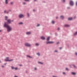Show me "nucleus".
I'll list each match as a JSON object with an SVG mask.
<instances>
[{
  "mask_svg": "<svg viewBox=\"0 0 77 77\" xmlns=\"http://www.w3.org/2000/svg\"><path fill=\"white\" fill-rule=\"evenodd\" d=\"M4 26L5 27L7 28V32H9L12 30V28L11 27L8 25L6 24V23H5Z\"/></svg>",
  "mask_w": 77,
  "mask_h": 77,
  "instance_id": "1",
  "label": "nucleus"
},
{
  "mask_svg": "<svg viewBox=\"0 0 77 77\" xmlns=\"http://www.w3.org/2000/svg\"><path fill=\"white\" fill-rule=\"evenodd\" d=\"M25 46H26L27 47H30V46H31L30 44L27 43H25Z\"/></svg>",
  "mask_w": 77,
  "mask_h": 77,
  "instance_id": "2",
  "label": "nucleus"
},
{
  "mask_svg": "<svg viewBox=\"0 0 77 77\" xmlns=\"http://www.w3.org/2000/svg\"><path fill=\"white\" fill-rule=\"evenodd\" d=\"M70 5H71V6H73L74 5V3L72 1H70L69 2Z\"/></svg>",
  "mask_w": 77,
  "mask_h": 77,
  "instance_id": "3",
  "label": "nucleus"
},
{
  "mask_svg": "<svg viewBox=\"0 0 77 77\" xmlns=\"http://www.w3.org/2000/svg\"><path fill=\"white\" fill-rule=\"evenodd\" d=\"M6 59L7 60H5V61H12V60H13V59H12L10 60H9V57H7Z\"/></svg>",
  "mask_w": 77,
  "mask_h": 77,
  "instance_id": "4",
  "label": "nucleus"
},
{
  "mask_svg": "<svg viewBox=\"0 0 77 77\" xmlns=\"http://www.w3.org/2000/svg\"><path fill=\"white\" fill-rule=\"evenodd\" d=\"M19 17L20 18H23V17H24V15H23L21 14H20L19 15Z\"/></svg>",
  "mask_w": 77,
  "mask_h": 77,
  "instance_id": "5",
  "label": "nucleus"
},
{
  "mask_svg": "<svg viewBox=\"0 0 77 77\" xmlns=\"http://www.w3.org/2000/svg\"><path fill=\"white\" fill-rule=\"evenodd\" d=\"M7 22L9 24H11V19L8 20Z\"/></svg>",
  "mask_w": 77,
  "mask_h": 77,
  "instance_id": "6",
  "label": "nucleus"
},
{
  "mask_svg": "<svg viewBox=\"0 0 77 77\" xmlns=\"http://www.w3.org/2000/svg\"><path fill=\"white\" fill-rule=\"evenodd\" d=\"M52 43H54V42H46V43L47 44H52Z\"/></svg>",
  "mask_w": 77,
  "mask_h": 77,
  "instance_id": "7",
  "label": "nucleus"
},
{
  "mask_svg": "<svg viewBox=\"0 0 77 77\" xmlns=\"http://www.w3.org/2000/svg\"><path fill=\"white\" fill-rule=\"evenodd\" d=\"M26 35H30L31 34V32H28L26 33Z\"/></svg>",
  "mask_w": 77,
  "mask_h": 77,
  "instance_id": "8",
  "label": "nucleus"
},
{
  "mask_svg": "<svg viewBox=\"0 0 77 77\" xmlns=\"http://www.w3.org/2000/svg\"><path fill=\"white\" fill-rule=\"evenodd\" d=\"M41 39H43V40H44V39H45V37H41Z\"/></svg>",
  "mask_w": 77,
  "mask_h": 77,
  "instance_id": "9",
  "label": "nucleus"
},
{
  "mask_svg": "<svg viewBox=\"0 0 77 77\" xmlns=\"http://www.w3.org/2000/svg\"><path fill=\"white\" fill-rule=\"evenodd\" d=\"M5 4L7 5L8 3V0H5Z\"/></svg>",
  "mask_w": 77,
  "mask_h": 77,
  "instance_id": "10",
  "label": "nucleus"
},
{
  "mask_svg": "<svg viewBox=\"0 0 77 77\" xmlns=\"http://www.w3.org/2000/svg\"><path fill=\"white\" fill-rule=\"evenodd\" d=\"M60 18L61 19H63V18H64V17H63V16H60Z\"/></svg>",
  "mask_w": 77,
  "mask_h": 77,
  "instance_id": "11",
  "label": "nucleus"
},
{
  "mask_svg": "<svg viewBox=\"0 0 77 77\" xmlns=\"http://www.w3.org/2000/svg\"><path fill=\"white\" fill-rule=\"evenodd\" d=\"M64 26L65 27H69V25H67V24H66V25H64Z\"/></svg>",
  "mask_w": 77,
  "mask_h": 77,
  "instance_id": "12",
  "label": "nucleus"
},
{
  "mask_svg": "<svg viewBox=\"0 0 77 77\" xmlns=\"http://www.w3.org/2000/svg\"><path fill=\"white\" fill-rule=\"evenodd\" d=\"M72 19V17L69 18H68V20H71Z\"/></svg>",
  "mask_w": 77,
  "mask_h": 77,
  "instance_id": "13",
  "label": "nucleus"
},
{
  "mask_svg": "<svg viewBox=\"0 0 77 77\" xmlns=\"http://www.w3.org/2000/svg\"><path fill=\"white\" fill-rule=\"evenodd\" d=\"M49 40H50V37H48L47 39V40L49 41Z\"/></svg>",
  "mask_w": 77,
  "mask_h": 77,
  "instance_id": "14",
  "label": "nucleus"
},
{
  "mask_svg": "<svg viewBox=\"0 0 77 77\" xmlns=\"http://www.w3.org/2000/svg\"><path fill=\"white\" fill-rule=\"evenodd\" d=\"M35 45L36 46H38V45H39V44L37 43L35 44Z\"/></svg>",
  "mask_w": 77,
  "mask_h": 77,
  "instance_id": "15",
  "label": "nucleus"
},
{
  "mask_svg": "<svg viewBox=\"0 0 77 77\" xmlns=\"http://www.w3.org/2000/svg\"><path fill=\"white\" fill-rule=\"evenodd\" d=\"M27 57H29V58H32V57L29 55H27Z\"/></svg>",
  "mask_w": 77,
  "mask_h": 77,
  "instance_id": "16",
  "label": "nucleus"
},
{
  "mask_svg": "<svg viewBox=\"0 0 77 77\" xmlns=\"http://www.w3.org/2000/svg\"><path fill=\"white\" fill-rule=\"evenodd\" d=\"M72 74L73 75H75V73L73 72H72Z\"/></svg>",
  "mask_w": 77,
  "mask_h": 77,
  "instance_id": "17",
  "label": "nucleus"
},
{
  "mask_svg": "<svg viewBox=\"0 0 77 77\" xmlns=\"http://www.w3.org/2000/svg\"><path fill=\"white\" fill-rule=\"evenodd\" d=\"M5 20H7V19L8 18V17L5 16Z\"/></svg>",
  "mask_w": 77,
  "mask_h": 77,
  "instance_id": "18",
  "label": "nucleus"
},
{
  "mask_svg": "<svg viewBox=\"0 0 77 77\" xmlns=\"http://www.w3.org/2000/svg\"><path fill=\"white\" fill-rule=\"evenodd\" d=\"M38 63H40V64H43V63H42V62H38Z\"/></svg>",
  "mask_w": 77,
  "mask_h": 77,
  "instance_id": "19",
  "label": "nucleus"
},
{
  "mask_svg": "<svg viewBox=\"0 0 77 77\" xmlns=\"http://www.w3.org/2000/svg\"><path fill=\"white\" fill-rule=\"evenodd\" d=\"M77 35V32H75V33L74 34V35Z\"/></svg>",
  "mask_w": 77,
  "mask_h": 77,
  "instance_id": "20",
  "label": "nucleus"
},
{
  "mask_svg": "<svg viewBox=\"0 0 77 77\" xmlns=\"http://www.w3.org/2000/svg\"><path fill=\"white\" fill-rule=\"evenodd\" d=\"M37 54L38 55V56H40V54H39V53H37Z\"/></svg>",
  "mask_w": 77,
  "mask_h": 77,
  "instance_id": "21",
  "label": "nucleus"
},
{
  "mask_svg": "<svg viewBox=\"0 0 77 77\" xmlns=\"http://www.w3.org/2000/svg\"><path fill=\"white\" fill-rule=\"evenodd\" d=\"M52 24H54V21H52Z\"/></svg>",
  "mask_w": 77,
  "mask_h": 77,
  "instance_id": "22",
  "label": "nucleus"
},
{
  "mask_svg": "<svg viewBox=\"0 0 77 77\" xmlns=\"http://www.w3.org/2000/svg\"><path fill=\"white\" fill-rule=\"evenodd\" d=\"M19 24H23V23L22 22H20L19 23Z\"/></svg>",
  "mask_w": 77,
  "mask_h": 77,
  "instance_id": "23",
  "label": "nucleus"
},
{
  "mask_svg": "<svg viewBox=\"0 0 77 77\" xmlns=\"http://www.w3.org/2000/svg\"><path fill=\"white\" fill-rule=\"evenodd\" d=\"M11 68L12 69H14V67L13 66H12L11 67Z\"/></svg>",
  "mask_w": 77,
  "mask_h": 77,
  "instance_id": "24",
  "label": "nucleus"
},
{
  "mask_svg": "<svg viewBox=\"0 0 77 77\" xmlns=\"http://www.w3.org/2000/svg\"><path fill=\"white\" fill-rule=\"evenodd\" d=\"M73 66L74 67V68H76V66H75V65H73Z\"/></svg>",
  "mask_w": 77,
  "mask_h": 77,
  "instance_id": "25",
  "label": "nucleus"
},
{
  "mask_svg": "<svg viewBox=\"0 0 77 77\" xmlns=\"http://www.w3.org/2000/svg\"><path fill=\"white\" fill-rule=\"evenodd\" d=\"M26 2H29V0H24Z\"/></svg>",
  "mask_w": 77,
  "mask_h": 77,
  "instance_id": "26",
  "label": "nucleus"
},
{
  "mask_svg": "<svg viewBox=\"0 0 77 77\" xmlns=\"http://www.w3.org/2000/svg\"><path fill=\"white\" fill-rule=\"evenodd\" d=\"M40 26L39 24H38V25H37V27H38V26Z\"/></svg>",
  "mask_w": 77,
  "mask_h": 77,
  "instance_id": "27",
  "label": "nucleus"
},
{
  "mask_svg": "<svg viewBox=\"0 0 77 77\" xmlns=\"http://www.w3.org/2000/svg\"><path fill=\"white\" fill-rule=\"evenodd\" d=\"M27 14L28 15V17H29V14L28 13H27Z\"/></svg>",
  "mask_w": 77,
  "mask_h": 77,
  "instance_id": "28",
  "label": "nucleus"
},
{
  "mask_svg": "<svg viewBox=\"0 0 77 77\" xmlns=\"http://www.w3.org/2000/svg\"><path fill=\"white\" fill-rule=\"evenodd\" d=\"M10 4H11V5H13V2H10Z\"/></svg>",
  "mask_w": 77,
  "mask_h": 77,
  "instance_id": "29",
  "label": "nucleus"
},
{
  "mask_svg": "<svg viewBox=\"0 0 77 77\" xmlns=\"http://www.w3.org/2000/svg\"><path fill=\"white\" fill-rule=\"evenodd\" d=\"M66 70H67V71H68V69L67 68H66Z\"/></svg>",
  "mask_w": 77,
  "mask_h": 77,
  "instance_id": "30",
  "label": "nucleus"
},
{
  "mask_svg": "<svg viewBox=\"0 0 77 77\" xmlns=\"http://www.w3.org/2000/svg\"><path fill=\"white\" fill-rule=\"evenodd\" d=\"M14 69H15V70H17V68H14Z\"/></svg>",
  "mask_w": 77,
  "mask_h": 77,
  "instance_id": "31",
  "label": "nucleus"
},
{
  "mask_svg": "<svg viewBox=\"0 0 77 77\" xmlns=\"http://www.w3.org/2000/svg\"><path fill=\"white\" fill-rule=\"evenodd\" d=\"M6 10H5V11H4V13L5 14V13H6Z\"/></svg>",
  "mask_w": 77,
  "mask_h": 77,
  "instance_id": "32",
  "label": "nucleus"
},
{
  "mask_svg": "<svg viewBox=\"0 0 77 77\" xmlns=\"http://www.w3.org/2000/svg\"><path fill=\"white\" fill-rule=\"evenodd\" d=\"M23 5H26V3L25 2H23Z\"/></svg>",
  "mask_w": 77,
  "mask_h": 77,
  "instance_id": "33",
  "label": "nucleus"
},
{
  "mask_svg": "<svg viewBox=\"0 0 77 77\" xmlns=\"http://www.w3.org/2000/svg\"><path fill=\"white\" fill-rule=\"evenodd\" d=\"M75 55H77V53L76 52H75Z\"/></svg>",
  "mask_w": 77,
  "mask_h": 77,
  "instance_id": "34",
  "label": "nucleus"
},
{
  "mask_svg": "<svg viewBox=\"0 0 77 77\" xmlns=\"http://www.w3.org/2000/svg\"><path fill=\"white\" fill-rule=\"evenodd\" d=\"M60 28H58L57 29L58 30H60Z\"/></svg>",
  "mask_w": 77,
  "mask_h": 77,
  "instance_id": "35",
  "label": "nucleus"
},
{
  "mask_svg": "<svg viewBox=\"0 0 77 77\" xmlns=\"http://www.w3.org/2000/svg\"><path fill=\"white\" fill-rule=\"evenodd\" d=\"M2 68H4V66H2Z\"/></svg>",
  "mask_w": 77,
  "mask_h": 77,
  "instance_id": "36",
  "label": "nucleus"
},
{
  "mask_svg": "<svg viewBox=\"0 0 77 77\" xmlns=\"http://www.w3.org/2000/svg\"><path fill=\"white\" fill-rule=\"evenodd\" d=\"M76 6H77V2H76Z\"/></svg>",
  "mask_w": 77,
  "mask_h": 77,
  "instance_id": "37",
  "label": "nucleus"
},
{
  "mask_svg": "<svg viewBox=\"0 0 77 77\" xmlns=\"http://www.w3.org/2000/svg\"><path fill=\"white\" fill-rule=\"evenodd\" d=\"M55 52H57V51L56 50L55 51Z\"/></svg>",
  "mask_w": 77,
  "mask_h": 77,
  "instance_id": "38",
  "label": "nucleus"
},
{
  "mask_svg": "<svg viewBox=\"0 0 77 77\" xmlns=\"http://www.w3.org/2000/svg\"><path fill=\"white\" fill-rule=\"evenodd\" d=\"M6 13H7V14H8L9 13V12H7Z\"/></svg>",
  "mask_w": 77,
  "mask_h": 77,
  "instance_id": "39",
  "label": "nucleus"
},
{
  "mask_svg": "<svg viewBox=\"0 0 77 77\" xmlns=\"http://www.w3.org/2000/svg\"><path fill=\"white\" fill-rule=\"evenodd\" d=\"M70 8L68 7H67V9H70Z\"/></svg>",
  "mask_w": 77,
  "mask_h": 77,
  "instance_id": "40",
  "label": "nucleus"
},
{
  "mask_svg": "<svg viewBox=\"0 0 77 77\" xmlns=\"http://www.w3.org/2000/svg\"><path fill=\"white\" fill-rule=\"evenodd\" d=\"M63 74H65V73L64 72H63Z\"/></svg>",
  "mask_w": 77,
  "mask_h": 77,
  "instance_id": "41",
  "label": "nucleus"
},
{
  "mask_svg": "<svg viewBox=\"0 0 77 77\" xmlns=\"http://www.w3.org/2000/svg\"><path fill=\"white\" fill-rule=\"evenodd\" d=\"M65 0H63V2H65Z\"/></svg>",
  "mask_w": 77,
  "mask_h": 77,
  "instance_id": "42",
  "label": "nucleus"
},
{
  "mask_svg": "<svg viewBox=\"0 0 77 77\" xmlns=\"http://www.w3.org/2000/svg\"><path fill=\"white\" fill-rule=\"evenodd\" d=\"M11 21L13 22L14 21V20H11Z\"/></svg>",
  "mask_w": 77,
  "mask_h": 77,
  "instance_id": "43",
  "label": "nucleus"
},
{
  "mask_svg": "<svg viewBox=\"0 0 77 77\" xmlns=\"http://www.w3.org/2000/svg\"><path fill=\"white\" fill-rule=\"evenodd\" d=\"M14 77H18V76H14Z\"/></svg>",
  "mask_w": 77,
  "mask_h": 77,
  "instance_id": "44",
  "label": "nucleus"
},
{
  "mask_svg": "<svg viewBox=\"0 0 77 77\" xmlns=\"http://www.w3.org/2000/svg\"><path fill=\"white\" fill-rule=\"evenodd\" d=\"M9 12H11V10H9L8 11Z\"/></svg>",
  "mask_w": 77,
  "mask_h": 77,
  "instance_id": "45",
  "label": "nucleus"
},
{
  "mask_svg": "<svg viewBox=\"0 0 77 77\" xmlns=\"http://www.w3.org/2000/svg\"><path fill=\"white\" fill-rule=\"evenodd\" d=\"M57 44H59V42L57 43Z\"/></svg>",
  "mask_w": 77,
  "mask_h": 77,
  "instance_id": "46",
  "label": "nucleus"
},
{
  "mask_svg": "<svg viewBox=\"0 0 77 77\" xmlns=\"http://www.w3.org/2000/svg\"><path fill=\"white\" fill-rule=\"evenodd\" d=\"M35 70H36V68H35Z\"/></svg>",
  "mask_w": 77,
  "mask_h": 77,
  "instance_id": "47",
  "label": "nucleus"
},
{
  "mask_svg": "<svg viewBox=\"0 0 77 77\" xmlns=\"http://www.w3.org/2000/svg\"><path fill=\"white\" fill-rule=\"evenodd\" d=\"M53 77H57L55 76H53Z\"/></svg>",
  "mask_w": 77,
  "mask_h": 77,
  "instance_id": "48",
  "label": "nucleus"
},
{
  "mask_svg": "<svg viewBox=\"0 0 77 77\" xmlns=\"http://www.w3.org/2000/svg\"><path fill=\"white\" fill-rule=\"evenodd\" d=\"M60 48V49H62V48Z\"/></svg>",
  "mask_w": 77,
  "mask_h": 77,
  "instance_id": "49",
  "label": "nucleus"
},
{
  "mask_svg": "<svg viewBox=\"0 0 77 77\" xmlns=\"http://www.w3.org/2000/svg\"><path fill=\"white\" fill-rule=\"evenodd\" d=\"M76 18V17H74V18Z\"/></svg>",
  "mask_w": 77,
  "mask_h": 77,
  "instance_id": "50",
  "label": "nucleus"
},
{
  "mask_svg": "<svg viewBox=\"0 0 77 77\" xmlns=\"http://www.w3.org/2000/svg\"><path fill=\"white\" fill-rule=\"evenodd\" d=\"M56 18H57H57H58V17H57Z\"/></svg>",
  "mask_w": 77,
  "mask_h": 77,
  "instance_id": "51",
  "label": "nucleus"
},
{
  "mask_svg": "<svg viewBox=\"0 0 77 77\" xmlns=\"http://www.w3.org/2000/svg\"><path fill=\"white\" fill-rule=\"evenodd\" d=\"M2 32V30H0V32Z\"/></svg>",
  "mask_w": 77,
  "mask_h": 77,
  "instance_id": "52",
  "label": "nucleus"
},
{
  "mask_svg": "<svg viewBox=\"0 0 77 77\" xmlns=\"http://www.w3.org/2000/svg\"><path fill=\"white\" fill-rule=\"evenodd\" d=\"M20 66H22V65H20Z\"/></svg>",
  "mask_w": 77,
  "mask_h": 77,
  "instance_id": "53",
  "label": "nucleus"
},
{
  "mask_svg": "<svg viewBox=\"0 0 77 77\" xmlns=\"http://www.w3.org/2000/svg\"><path fill=\"white\" fill-rule=\"evenodd\" d=\"M33 11H34V12L35 11V10H33Z\"/></svg>",
  "mask_w": 77,
  "mask_h": 77,
  "instance_id": "54",
  "label": "nucleus"
},
{
  "mask_svg": "<svg viewBox=\"0 0 77 77\" xmlns=\"http://www.w3.org/2000/svg\"><path fill=\"white\" fill-rule=\"evenodd\" d=\"M37 0H34L35 1H36Z\"/></svg>",
  "mask_w": 77,
  "mask_h": 77,
  "instance_id": "55",
  "label": "nucleus"
},
{
  "mask_svg": "<svg viewBox=\"0 0 77 77\" xmlns=\"http://www.w3.org/2000/svg\"><path fill=\"white\" fill-rule=\"evenodd\" d=\"M5 65H6V63H5Z\"/></svg>",
  "mask_w": 77,
  "mask_h": 77,
  "instance_id": "56",
  "label": "nucleus"
},
{
  "mask_svg": "<svg viewBox=\"0 0 77 77\" xmlns=\"http://www.w3.org/2000/svg\"><path fill=\"white\" fill-rule=\"evenodd\" d=\"M0 62H1V61H0Z\"/></svg>",
  "mask_w": 77,
  "mask_h": 77,
  "instance_id": "57",
  "label": "nucleus"
}]
</instances>
